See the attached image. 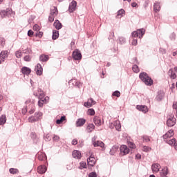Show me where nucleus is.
I'll use <instances>...</instances> for the list:
<instances>
[{"mask_svg": "<svg viewBox=\"0 0 177 177\" xmlns=\"http://www.w3.org/2000/svg\"><path fill=\"white\" fill-rule=\"evenodd\" d=\"M34 96H38V106L39 107H44L45 104V92L41 88H38L37 93L33 92Z\"/></svg>", "mask_w": 177, "mask_h": 177, "instance_id": "obj_1", "label": "nucleus"}, {"mask_svg": "<svg viewBox=\"0 0 177 177\" xmlns=\"http://www.w3.org/2000/svg\"><path fill=\"white\" fill-rule=\"evenodd\" d=\"M139 77L141 81H142V82H144V84H145V85L147 86H151V85H153V79H151V77H150L149 75L146 73V72L140 73Z\"/></svg>", "mask_w": 177, "mask_h": 177, "instance_id": "obj_2", "label": "nucleus"}, {"mask_svg": "<svg viewBox=\"0 0 177 177\" xmlns=\"http://www.w3.org/2000/svg\"><path fill=\"white\" fill-rule=\"evenodd\" d=\"M57 8L56 7H53L50 9V16L48 17V21L50 23H53V21H55V17H56V16H57Z\"/></svg>", "mask_w": 177, "mask_h": 177, "instance_id": "obj_3", "label": "nucleus"}, {"mask_svg": "<svg viewBox=\"0 0 177 177\" xmlns=\"http://www.w3.org/2000/svg\"><path fill=\"white\" fill-rule=\"evenodd\" d=\"M145 32H146V30L141 28L133 32L131 35L133 38H142L143 35H145Z\"/></svg>", "mask_w": 177, "mask_h": 177, "instance_id": "obj_4", "label": "nucleus"}, {"mask_svg": "<svg viewBox=\"0 0 177 177\" xmlns=\"http://www.w3.org/2000/svg\"><path fill=\"white\" fill-rule=\"evenodd\" d=\"M8 56H9V51L2 50L0 53V64H1L2 62H5V60H6V59H8Z\"/></svg>", "mask_w": 177, "mask_h": 177, "instance_id": "obj_5", "label": "nucleus"}, {"mask_svg": "<svg viewBox=\"0 0 177 177\" xmlns=\"http://www.w3.org/2000/svg\"><path fill=\"white\" fill-rule=\"evenodd\" d=\"M96 140V138L95 137L92 138V143L94 146V147H101L102 149H104V143L102 141H95Z\"/></svg>", "mask_w": 177, "mask_h": 177, "instance_id": "obj_6", "label": "nucleus"}, {"mask_svg": "<svg viewBox=\"0 0 177 177\" xmlns=\"http://www.w3.org/2000/svg\"><path fill=\"white\" fill-rule=\"evenodd\" d=\"M177 74V66L174 67V69H169L168 71V75L171 80H175L176 78Z\"/></svg>", "mask_w": 177, "mask_h": 177, "instance_id": "obj_7", "label": "nucleus"}, {"mask_svg": "<svg viewBox=\"0 0 177 177\" xmlns=\"http://www.w3.org/2000/svg\"><path fill=\"white\" fill-rule=\"evenodd\" d=\"M121 156H127L129 153V148L127 145H122L120 147Z\"/></svg>", "mask_w": 177, "mask_h": 177, "instance_id": "obj_8", "label": "nucleus"}, {"mask_svg": "<svg viewBox=\"0 0 177 177\" xmlns=\"http://www.w3.org/2000/svg\"><path fill=\"white\" fill-rule=\"evenodd\" d=\"M73 59H74V60H81L82 59V55H81V52H80L78 50L73 51Z\"/></svg>", "mask_w": 177, "mask_h": 177, "instance_id": "obj_9", "label": "nucleus"}, {"mask_svg": "<svg viewBox=\"0 0 177 177\" xmlns=\"http://www.w3.org/2000/svg\"><path fill=\"white\" fill-rule=\"evenodd\" d=\"M95 104H96V101L93 100V98H90L88 100L87 102L84 103V107H87V109H89V107L95 106Z\"/></svg>", "mask_w": 177, "mask_h": 177, "instance_id": "obj_10", "label": "nucleus"}, {"mask_svg": "<svg viewBox=\"0 0 177 177\" xmlns=\"http://www.w3.org/2000/svg\"><path fill=\"white\" fill-rule=\"evenodd\" d=\"M35 71L37 75H42V73L44 71L42 65H41V64H37V66L35 67Z\"/></svg>", "mask_w": 177, "mask_h": 177, "instance_id": "obj_11", "label": "nucleus"}, {"mask_svg": "<svg viewBox=\"0 0 177 177\" xmlns=\"http://www.w3.org/2000/svg\"><path fill=\"white\" fill-rule=\"evenodd\" d=\"M87 163L90 167H93V165L96 164V158H95L93 155H91L90 157L87 158Z\"/></svg>", "mask_w": 177, "mask_h": 177, "instance_id": "obj_12", "label": "nucleus"}, {"mask_svg": "<svg viewBox=\"0 0 177 177\" xmlns=\"http://www.w3.org/2000/svg\"><path fill=\"white\" fill-rule=\"evenodd\" d=\"M175 124H176V118H175L174 116H170L167 121V126L174 127Z\"/></svg>", "mask_w": 177, "mask_h": 177, "instance_id": "obj_13", "label": "nucleus"}, {"mask_svg": "<svg viewBox=\"0 0 177 177\" xmlns=\"http://www.w3.org/2000/svg\"><path fill=\"white\" fill-rule=\"evenodd\" d=\"M75 9H77V1H72L68 7L69 12L73 13V12H75Z\"/></svg>", "mask_w": 177, "mask_h": 177, "instance_id": "obj_14", "label": "nucleus"}, {"mask_svg": "<svg viewBox=\"0 0 177 177\" xmlns=\"http://www.w3.org/2000/svg\"><path fill=\"white\" fill-rule=\"evenodd\" d=\"M160 169H161V165H160V164L158 163H153L151 165V169L153 174H157V172H158V171H160Z\"/></svg>", "mask_w": 177, "mask_h": 177, "instance_id": "obj_15", "label": "nucleus"}, {"mask_svg": "<svg viewBox=\"0 0 177 177\" xmlns=\"http://www.w3.org/2000/svg\"><path fill=\"white\" fill-rule=\"evenodd\" d=\"M175 135L174 130H169L165 135H163V139L167 140L169 139V138H172V136Z\"/></svg>", "mask_w": 177, "mask_h": 177, "instance_id": "obj_16", "label": "nucleus"}, {"mask_svg": "<svg viewBox=\"0 0 177 177\" xmlns=\"http://www.w3.org/2000/svg\"><path fill=\"white\" fill-rule=\"evenodd\" d=\"M86 122V120L85 119L79 118L76 121V127H83Z\"/></svg>", "mask_w": 177, "mask_h": 177, "instance_id": "obj_17", "label": "nucleus"}, {"mask_svg": "<svg viewBox=\"0 0 177 177\" xmlns=\"http://www.w3.org/2000/svg\"><path fill=\"white\" fill-rule=\"evenodd\" d=\"M136 109L139 110V111H142V113H147L149 111L147 106L143 105H138Z\"/></svg>", "mask_w": 177, "mask_h": 177, "instance_id": "obj_18", "label": "nucleus"}, {"mask_svg": "<svg viewBox=\"0 0 177 177\" xmlns=\"http://www.w3.org/2000/svg\"><path fill=\"white\" fill-rule=\"evenodd\" d=\"M93 121L95 125H96L97 127H100V125H102V120L100 119V118L95 116L94 117Z\"/></svg>", "mask_w": 177, "mask_h": 177, "instance_id": "obj_19", "label": "nucleus"}, {"mask_svg": "<svg viewBox=\"0 0 177 177\" xmlns=\"http://www.w3.org/2000/svg\"><path fill=\"white\" fill-rule=\"evenodd\" d=\"M72 156L74 158H77V160H79L82 157L81 152L77 150L73 151Z\"/></svg>", "mask_w": 177, "mask_h": 177, "instance_id": "obj_20", "label": "nucleus"}, {"mask_svg": "<svg viewBox=\"0 0 177 177\" xmlns=\"http://www.w3.org/2000/svg\"><path fill=\"white\" fill-rule=\"evenodd\" d=\"M21 71L22 73L25 75H28L29 74H30L31 73V69L30 68H28L26 66H24L21 68Z\"/></svg>", "mask_w": 177, "mask_h": 177, "instance_id": "obj_21", "label": "nucleus"}, {"mask_svg": "<svg viewBox=\"0 0 177 177\" xmlns=\"http://www.w3.org/2000/svg\"><path fill=\"white\" fill-rule=\"evenodd\" d=\"M160 177H167L168 175V167H164L160 172Z\"/></svg>", "mask_w": 177, "mask_h": 177, "instance_id": "obj_22", "label": "nucleus"}, {"mask_svg": "<svg viewBox=\"0 0 177 177\" xmlns=\"http://www.w3.org/2000/svg\"><path fill=\"white\" fill-rule=\"evenodd\" d=\"M156 99V100H157L158 102H160V101H161L162 100H163V99H164V92H162V91H158V95H157Z\"/></svg>", "mask_w": 177, "mask_h": 177, "instance_id": "obj_23", "label": "nucleus"}, {"mask_svg": "<svg viewBox=\"0 0 177 177\" xmlns=\"http://www.w3.org/2000/svg\"><path fill=\"white\" fill-rule=\"evenodd\" d=\"M118 150V146L113 145L109 153L111 154V156H114L115 153H117Z\"/></svg>", "mask_w": 177, "mask_h": 177, "instance_id": "obj_24", "label": "nucleus"}, {"mask_svg": "<svg viewBox=\"0 0 177 177\" xmlns=\"http://www.w3.org/2000/svg\"><path fill=\"white\" fill-rule=\"evenodd\" d=\"M113 126L115 127L116 131H121V123L119 120H115L113 122Z\"/></svg>", "mask_w": 177, "mask_h": 177, "instance_id": "obj_25", "label": "nucleus"}, {"mask_svg": "<svg viewBox=\"0 0 177 177\" xmlns=\"http://www.w3.org/2000/svg\"><path fill=\"white\" fill-rule=\"evenodd\" d=\"M160 9H161V7L160 6V3L155 2L153 4L154 12H156L157 13V12H160Z\"/></svg>", "mask_w": 177, "mask_h": 177, "instance_id": "obj_26", "label": "nucleus"}, {"mask_svg": "<svg viewBox=\"0 0 177 177\" xmlns=\"http://www.w3.org/2000/svg\"><path fill=\"white\" fill-rule=\"evenodd\" d=\"M54 27H55L56 30H60L62 27V23H60L59 20H55L54 22Z\"/></svg>", "mask_w": 177, "mask_h": 177, "instance_id": "obj_27", "label": "nucleus"}, {"mask_svg": "<svg viewBox=\"0 0 177 177\" xmlns=\"http://www.w3.org/2000/svg\"><path fill=\"white\" fill-rule=\"evenodd\" d=\"M164 141L168 145H169V146H174L176 142V140L175 138H173L171 140L166 139L164 140Z\"/></svg>", "mask_w": 177, "mask_h": 177, "instance_id": "obj_28", "label": "nucleus"}, {"mask_svg": "<svg viewBox=\"0 0 177 177\" xmlns=\"http://www.w3.org/2000/svg\"><path fill=\"white\" fill-rule=\"evenodd\" d=\"M6 124V115H2L0 117V125H5Z\"/></svg>", "mask_w": 177, "mask_h": 177, "instance_id": "obj_29", "label": "nucleus"}, {"mask_svg": "<svg viewBox=\"0 0 177 177\" xmlns=\"http://www.w3.org/2000/svg\"><path fill=\"white\" fill-rule=\"evenodd\" d=\"M38 174H45V165H40L37 168Z\"/></svg>", "mask_w": 177, "mask_h": 177, "instance_id": "obj_30", "label": "nucleus"}, {"mask_svg": "<svg viewBox=\"0 0 177 177\" xmlns=\"http://www.w3.org/2000/svg\"><path fill=\"white\" fill-rule=\"evenodd\" d=\"M53 39L55 40L59 38V31L54 30H53V36H52Z\"/></svg>", "mask_w": 177, "mask_h": 177, "instance_id": "obj_31", "label": "nucleus"}, {"mask_svg": "<svg viewBox=\"0 0 177 177\" xmlns=\"http://www.w3.org/2000/svg\"><path fill=\"white\" fill-rule=\"evenodd\" d=\"M71 82H73V85H75V86H77V88H81V86H82V84L75 80H71Z\"/></svg>", "mask_w": 177, "mask_h": 177, "instance_id": "obj_32", "label": "nucleus"}, {"mask_svg": "<svg viewBox=\"0 0 177 177\" xmlns=\"http://www.w3.org/2000/svg\"><path fill=\"white\" fill-rule=\"evenodd\" d=\"M37 158L39 161H44V160H45V153L39 152L37 154Z\"/></svg>", "mask_w": 177, "mask_h": 177, "instance_id": "obj_33", "label": "nucleus"}, {"mask_svg": "<svg viewBox=\"0 0 177 177\" xmlns=\"http://www.w3.org/2000/svg\"><path fill=\"white\" fill-rule=\"evenodd\" d=\"M124 14H125V10H124V9H121L119 11H118L117 17L119 19H121L123 15Z\"/></svg>", "mask_w": 177, "mask_h": 177, "instance_id": "obj_34", "label": "nucleus"}, {"mask_svg": "<svg viewBox=\"0 0 177 177\" xmlns=\"http://www.w3.org/2000/svg\"><path fill=\"white\" fill-rule=\"evenodd\" d=\"M42 115H43V114L41 112H36L35 113V117H36V120L37 121H39V120H41L42 118Z\"/></svg>", "mask_w": 177, "mask_h": 177, "instance_id": "obj_35", "label": "nucleus"}, {"mask_svg": "<svg viewBox=\"0 0 177 177\" xmlns=\"http://www.w3.org/2000/svg\"><path fill=\"white\" fill-rule=\"evenodd\" d=\"M28 122L32 123V122H37V121H38V120H37V118L35 117V115H34L29 117L28 119Z\"/></svg>", "mask_w": 177, "mask_h": 177, "instance_id": "obj_36", "label": "nucleus"}, {"mask_svg": "<svg viewBox=\"0 0 177 177\" xmlns=\"http://www.w3.org/2000/svg\"><path fill=\"white\" fill-rule=\"evenodd\" d=\"M10 174H12V175H17V174L19 173V169H15V168H10L9 169Z\"/></svg>", "mask_w": 177, "mask_h": 177, "instance_id": "obj_37", "label": "nucleus"}, {"mask_svg": "<svg viewBox=\"0 0 177 177\" xmlns=\"http://www.w3.org/2000/svg\"><path fill=\"white\" fill-rule=\"evenodd\" d=\"M6 40L3 37H0V48H3L5 46Z\"/></svg>", "mask_w": 177, "mask_h": 177, "instance_id": "obj_38", "label": "nucleus"}, {"mask_svg": "<svg viewBox=\"0 0 177 177\" xmlns=\"http://www.w3.org/2000/svg\"><path fill=\"white\" fill-rule=\"evenodd\" d=\"M15 56L17 59H20L21 56H23V53L21 52V50H18L15 52Z\"/></svg>", "mask_w": 177, "mask_h": 177, "instance_id": "obj_39", "label": "nucleus"}, {"mask_svg": "<svg viewBox=\"0 0 177 177\" xmlns=\"http://www.w3.org/2000/svg\"><path fill=\"white\" fill-rule=\"evenodd\" d=\"M93 129H95V124H88V126L87 127L88 132H92V131H93Z\"/></svg>", "mask_w": 177, "mask_h": 177, "instance_id": "obj_40", "label": "nucleus"}, {"mask_svg": "<svg viewBox=\"0 0 177 177\" xmlns=\"http://www.w3.org/2000/svg\"><path fill=\"white\" fill-rule=\"evenodd\" d=\"M63 121H66V116H62L60 119L56 120V124H60Z\"/></svg>", "mask_w": 177, "mask_h": 177, "instance_id": "obj_41", "label": "nucleus"}, {"mask_svg": "<svg viewBox=\"0 0 177 177\" xmlns=\"http://www.w3.org/2000/svg\"><path fill=\"white\" fill-rule=\"evenodd\" d=\"M31 59H32V57L30 55H26L24 57V62H31Z\"/></svg>", "mask_w": 177, "mask_h": 177, "instance_id": "obj_42", "label": "nucleus"}, {"mask_svg": "<svg viewBox=\"0 0 177 177\" xmlns=\"http://www.w3.org/2000/svg\"><path fill=\"white\" fill-rule=\"evenodd\" d=\"M142 138L143 139V142H150V137L149 136H143L142 137Z\"/></svg>", "mask_w": 177, "mask_h": 177, "instance_id": "obj_43", "label": "nucleus"}, {"mask_svg": "<svg viewBox=\"0 0 177 177\" xmlns=\"http://www.w3.org/2000/svg\"><path fill=\"white\" fill-rule=\"evenodd\" d=\"M31 49L30 48H26L23 50V53H24L25 55H31Z\"/></svg>", "mask_w": 177, "mask_h": 177, "instance_id": "obj_44", "label": "nucleus"}, {"mask_svg": "<svg viewBox=\"0 0 177 177\" xmlns=\"http://www.w3.org/2000/svg\"><path fill=\"white\" fill-rule=\"evenodd\" d=\"M132 68L134 73H139V66L138 65H133Z\"/></svg>", "mask_w": 177, "mask_h": 177, "instance_id": "obj_45", "label": "nucleus"}, {"mask_svg": "<svg viewBox=\"0 0 177 177\" xmlns=\"http://www.w3.org/2000/svg\"><path fill=\"white\" fill-rule=\"evenodd\" d=\"M89 115H95V110L93 109H90L87 111Z\"/></svg>", "mask_w": 177, "mask_h": 177, "instance_id": "obj_46", "label": "nucleus"}, {"mask_svg": "<svg viewBox=\"0 0 177 177\" xmlns=\"http://www.w3.org/2000/svg\"><path fill=\"white\" fill-rule=\"evenodd\" d=\"M113 96H116V97H120V96H121V93H120V91H115V92H113Z\"/></svg>", "mask_w": 177, "mask_h": 177, "instance_id": "obj_47", "label": "nucleus"}, {"mask_svg": "<svg viewBox=\"0 0 177 177\" xmlns=\"http://www.w3.org/2000/svg\"><path fill=\"white\" fill-rule=\"evenodd\" d=\"M169 38L171 41H175V38H176V35L175 34V32H172L170 35Z\"/></svg>", "mask_w": 177, "mask_h": 177, "instance_id": "obj_48", "label": "nucleus"}, {"mask_svg": "<svg viewBox=\"0 0 177 177\" xmlns=\"http://www.w3.org/2000/svg\"><path fill=\"white\" fill-rule=\"evenodd\" d=\"M33 30L34 31H39V30H41V27L39 26L38 24H35L34 26H33Z\"/></svg>", "mask_w": 177, "mask_h": 177, "instance_id": "obj_49", "label": "nucleus"}, {"mask_svg": "<svg viewBox=\"0 0 177 177\" xmlns=\"http://www.w3.org/2000/svg\"><path fill=\"white\" fill-rule=\"evenodd\" d=\"M150 150H151V148L147 147V146H144L142 147V151H145V152H147V151H150Z\"/></svg>", "mask_w": 177, "mask_h": 177, "instance_id": "obj_50", "label": "nucleus"}, {"mask_svg": "<svg viewBox=\"0 0 177 177\" xmlns=\"http://www.w3.org/2000/svg\"><path fill=\"white\" fill-rule=\"evenodd\" d=\"M128 145L130 147V149H135V147H136V146L132 142H129Z\"/></svg>", "mask_w": 177, "mask_h": 177, "instance_id": "obj_51", "label": "nucleus"}, {"mask_svg": "<svg viewBox=\"0 0 177 177\" xmlns=\"http://www.w3.org/2000/svg\"><path fill=\"white\" fill-rule=\"evenodd\" d=\"M60 139V137L59 136L54 135L53 137V140L55 142H59V140Z\"/></svg>", "mask_w": 177, "mask_h": 177, "instance_id": "obj_52", "label": "nucleus"}, {"mask_svg": "<svg viewBox=\"0 0 177 177\" xmlns=\"http://www.w3.org/2000/svg\"><path fill=\"white\" fill-rule=\"evenodd\" d=\"M39 62H42L44 63V62H45V55H41L39 57Z\"/></svg>", "mask_w": 177, "mask_h": 177, "instance_id": "obj_53", "label": "nucleus"}, {"mask_svg": "<svg viewBox=\"0 0 177 177\" xmlns=\"http://www.w3.org/2000/svg\"><path fill=\"white\" fill-rule=\"evenodd\" d=\"M120 44L122 45V44H125V38L124 37H120L119 38Z\"/></svg>", "mask_w": 177, "mask_h": 177, "instance_id": "obj_54", "label": "nucleus"}, {"mask_svg": "<svg viewBox=\"0 0 177 177\" xmlns=\"http://www.w3.org/2000/svg\"><path fill=\"white\" fill-rule=\"evenodd\" d=\"M44 35V32H36V37H38L39 38H41V37H42V35Z\"/></svg>", "mask_w": 177, "mask_h": 177, "instance_id": "obj_55", "label": "nucleus"}, {"mask_svg": "<svg viewBox=\"0 0 177 177\" xmlns=\"http://www.w3.org/2000/svg\"><path fill=\"white\" fill-rule=\"evenodd\" d=\"M88 177H97V175L95 172H91L88 174Z\"/></svg>", "mask_w": 177, "mask_h": 177, "instance_id": "obj_56", "label": "nucleus"}, {"mask_svg": "<svg viewBox=\"0 0 177 177\" xmlns=\"http://www.w3.org/2000/svg\"><path fill=\"white\" fill-rule=\"evenodd\" d=\"M131 44L134 46H136L138 45V39H133Z\"/></svg>", "mask_w": 177, "mask_h": 177, "instance_id": "obj_57", "label": "nucleus"}, {"mask_svg": "<svg viewBox=\"0 0 177 177\" xmlns=\"http://www.w3.org/2000/svg\"><path fill=\"white\" fill-rule=\"evenodd\" d=\"M28 37H32V35H34V32L32 30H29L28 31Z\"/></svg>", "mask_w": 177, "mask_h": 177, "instance_id": "obj_58", "label": "nucleus"}, {"mask_svg": "<svg viewBox=\"0 0 177 177\" xmlns=\"http://www.w3.org/2000/svg\"><path fill=\"white\" fill-rule=\"evenodd\" d=\"M34 19H35V16H31V17L29 18V20H28L29 24H31V23H32V21L34 20Z\"/></svg>", "mask_w": 177, "mask_h": 177, "instance_id": "obj_59", "label": "nucleus"}, {"mask_svg": "<svg viewBox=\"0 0 177 177\" xmlns=\"http://www.w3.org/2000/svg\"><path fill=\"white\" fill-rule=\"evenodd\" d=\"M80 167L82 168H86V163L84 162H80Z\"/></svg>", "mask_w": 177, "mask_h": 177, "instance_id": "obj_60", "label": "nucleus"}, {"mask_svg": "<svg viewBox=\"0 0 177 177\" xmlns=\"http://www.w3.org/2000/svg\"><path fill=\"white\" fill-rule=\"evenodd\" d=\"M173 109H174L176 110V111H177V102H174L173 103Z\"/></svg>", "mask_w": 177, "mask_h": 177, "instance_id": "obj_61", "label": "nucleus"}, {"mask_svg": "<svg viewBox=\"0 0 177 177\" xmlns=\"http://www.w3.org/2000/svg\"><path fill=\"white\" fill-rule=\"evenodd\" d=\"M77 143H78V141L77 140V139H74L72 140V145H73V146H75Z\"/></svg>", "mask_w": 177, "mask_h": 177, "instance_id": "obj_62", "label": "nucleus"}, {"mask_svg": "<svg viewBox=\"0 0 177 177\" xmlns=\"http://www.w3.org/2000/svg\"><path fill=\"white\" fill-rule=\"evenodd\" d=\"M132 8H136L138 6V3L136 2L131 3Z\"/></svg>", "mask_w": 177, "mask_h": 177, "instance_id": "obj_63", "label": "nucleus"}, {"mask_svg": "<svg viewBox=\"0 0 177 177\" xmlns=\"http://www.w3.org/2000/svg\"><path fill=\"white\" fill-rule=\"evenodd\" d=\"M46 103H49V97L48 96L45 97V104H46Z\"/></svg>", "mask_w": 177, "mask_h": 177, "instance_id": "obj_64", "label": "nucleus"}]
</instances>
